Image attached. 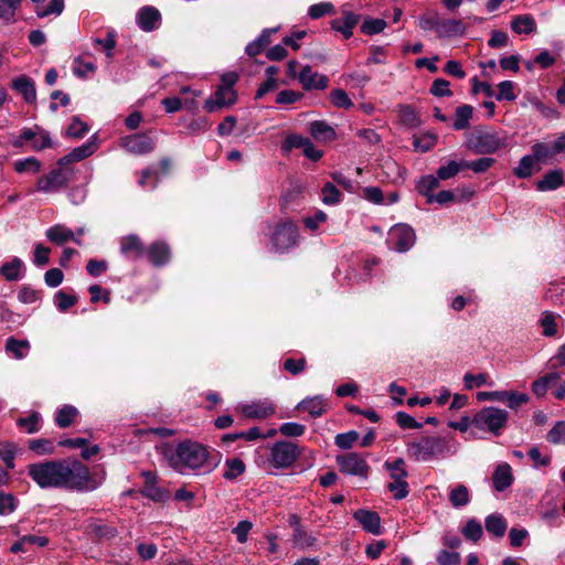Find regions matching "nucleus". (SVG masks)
Returning a JSON list of instances; mask_svg holds the SVG:
<instances>
[{
    "label": "nucleus",
    "mask_w": 565,
    "mask_h": 565,
    "mask_svg": "<svg viewBox=\"0 0 565 565\" xmlns=\"http://www.w3.org/2000/svg\"><path fill=\"white\" fill-rule=\"evenodd\" d=\"M30 478L40 488H68L76 491H93L99 483L88 468L77 460H49L28 467Z\"/></svg>",
    "instance_id": "f257e3e1"
},
{
    "label": "nucleus",
    "mask_w": 565,
    "mask_h": 565,
    "mask_svg": "<svg viewBox=\"0 0 565 565\" xmlns=\"http://www.w3.org/2000/svg\"><path fill=\"white\" fill-rule=\"evenodd\" d=\"M158 450L166 465L180 475L211 473L221 462L217 452L192 439H184L177 444L166 443Z\"/></svg>",
    "instance_id": "f03ea898"
},
{
    "label": "nucleus",
    "mask_w": 565,
    "mask_h": 565,
    "mask_svg": "<svg viewBox=\"0 0 565 565\" xmlns=\"http://www.w3.org/2000/svg\"><path fill=\"white\" fill-rule=\"evenodd\" d=\"M447 449V441L441 437H423L409 443L406 451L416 461H429L441 456Z\"/></svg>",
    "instance_id": "7ed1b4c3"
},
{
    "label": "nucleus",
    "mask_w": 565,
    "mask_h": 565,
    "mask_svg": "<svg viewBox=\"0 0 565 565\" xmlns=\"http://www.w3.org/2000/svg\"><path fill=\"white\" fill-rule=\"evenodd\" d=\"M504 145L499 135L490 129L477 128L466 140V147L478 154H491Z\"/></svg>",
    "instance_id": "20e7f679"
},
{
    "label": "nucleus",
    "mask_w": 565,
    "mask_h": 565,
    "mask_svg": "<svg viewBox=\"0 0 565 565\" xmlns=\"http://www.w3.org/2000/svg\"><path fill=\"white\" fill-rule=\"evenodd\" d=\"M508 418L507 411L489 406L483 407L475 415L472 424L481 430H488L498 436L505 427Z\"/></svg>",
    "instance_id": "39448f33"
},
{
    "label": "nucleus",
    "mask_w": 565,
    "mask_h": 565,
    "mask_svg": "<svg viewBox=\"0 0 565 565\" xmlns=\"http://www.w3.org/2000/svg\"><path fill=\"white\" fill-rule=\"evenodd\" d=\"M72 174L71 168L57 164L36 180L35 191L45 194L60 192L72 180Z\"/></svg>",
    "instance_id": "423d86ee"
},
{
    "label": "nucleus",
    "mask_w": 565,
    "mask_h": 565,
    "mask_svg": "<svg viewBox=\"0 0 565 565\" xmlns=\"http://www.w3.org/2000/svg\"><path fill=\"white\" fill-rule=\"evenodd\" d=\"M405 462L402 458H398L392 462L386 461L385 467L390 471V477L393 480L387 484L388 490L393 497L397 500H402L408 495V483L406 481L407 471L405 469Z\"/></svg>",
    "instance_id": "0eeeda50"
},
{
    "label": "nucleus",
    "mask_w": 565,
    "mask_h": 565,
    "mask_svg": "<svg viewBox=\"0 0 565 565\" xmlns=\"http://www.w3.org/2000/svg\"><path fill=\"white\" fill-rule=\"evenodd\" d=\"M299 457L297 446L290 441L276 443L270 449V463L276 468H288Z\"/></svg>",
    "instance_id": "6e6552de"
},
{
    "label": "nucleus",
    "mask_w": 565,
    "mask_h": 565,
    "mask_svg": "<svg viewBox=\"0 0 565 565\" xmlns=\"http://www.w3.org/2000/svg\"><path fill=\"white\" fill-rule=\"evenodd\" d=\"M298 241V228L289 221L281 222L273 233L271 242L277 250H287Z\"/></svg>",
    "instance_id": "1a4fd4ad"
},
{
    "label": "nucleus",
    "mask_w": 565,
    "mask_h": 565,
    "mask_svg": "<svg viewBox=\"0 0 565 565\" xmlns=\"http://www.w3.org/2000/svg\"><path fill=\"white\" fill-rule=\"evenodd\" d=\"M415 239L414 230L405 224L393 226L388 233V243L397 252L408 250L414 245Z\"/></svg>",
    "instance_id": "9d476101"
},
{
    "label": "nucleus",
    "mask_w": 565,
    "mask_h": 565,
    "mask_svg": "<svg viewBox=\"0 0 565 565\" xmlns=\"http://www.w3.org/2000/svg\"><path fill=\"white\" fill-rule=\"evenodd\" d=\"M337 463L343 473L363 478L367 476L369 466L365 459L356 452L338 456Z\"/></svg>",
    "instance_id": "9b49d317"
},
{
    "label": "nucleus",
    "mask_w": 565,
    "mask_h": 565,
    "mask_svg": "<svg viewBox=\"0 0 565 565\" xmlns=\"http://www.w3.org/2000/svg\"><path fill=\"white\" fill-rule=\"evenodd\" d=\"M122 147L134 154H146L154 149L151 137L145 134H134L122 139Z\"/></svg>",
    "instance_id": "f8f14e48"
},
{
    "label": "nucleus",
    "mask_w": 565,
    "mask_h": 565,
    "mask_svg": "<svg viewBox=\"0 0 565 565\" xmlns=\"http://www.w3.org/2000/svg\"><path fill=\"white\" fill-rule=\"evenodd\" d=\"M298 79L306 90L326 89L329 84V78L326 75L315 72L309 65L301 68Z\"/></svg>",
    "instance_id": "ddd939ff"
},
{
    "label": "nucleus",
    "mask_w": 565,
    "mask_h": 565,
    "mask_svg": "<svg viewBox=\"0 0 565 565\" xmlns=\"http://www.w3.org/2000/svg\"><path fill=\"white\" fill-rule=\"evenodd\" d=\"M236 102V93L234 89L220 87L214 93L213 97L204 102V109L209 113L216 111L223 107L233 105Z\"/></svg>",
    "instance_id": "4468645a"
},
{
    "label": "nucleus",
    "mask_w": 565,
    "mask_h": 565,
    "mask_svg": "<svg viewBox=\"0 0 565 565\" xmlns=\"http://www.w3.org/2000/svg\"><path fill=\"white\" fill-rule=\"evenodd\" d=\"M239 411L248 418L264 419L275 413V405L269 399H263L241 405Z\"/></svg>",
    "instance_id": "2eb2a0df"
},
{
    "label": "nucleus",
    "mask_w": 565,
    "mask_h": 565,
    "mask_svg": "<svg viewBox=\"0 0 565 565\" xmlns=\"http://www.w3.org/2000/svg\"><path fill=\"white\" fill-rule=\"evenodd\" d=\"M120 253L132 260L141 258L146 248L139 236L131 234L121 237L120 239Z\"/></svg>",
    "instance_id": "dca6fc26"
},
{
    "label": "nucleus",
    "mask_w": 565,
    "mask_h": 565,
    "mask_svg": "<svg viewBox=\"0 0 565 565\" xmlns=\"http://www.w3.org/2000/svg\"><path fill=\"white\" fill-rule=\"evenodd\" d=\"M358 23L359 15L343 9L342 17L331 21V28L334 31L340 32L345 39H349L352 36L353 29Z\"/></svg>",
    "instance_id": "f3484780"
},
{
    "label": "nucleus",
    "mask_w": 565,
    "mask_h": 565,
    "mask_svg": "<svg viewBox=\"0 0 565 565\" xmlns=\"http://www.w3.org/2000/svg\"><path fill=\"white\" fill-rule=\"evenodd\" d=\"M160 12L150 6L142 7L137 14V23L146 32L156 30L160 24Z\"/></svg>",
    "instance_id": "a211bd4d"
},
{
    "label": "nucleus",
    "mask_w": 565,
    "mask_h": 565,
    "mask_svg": "<svg viewBox=\"0 0 565 565\" xmlns=\"http://www.w3.org/2000/svg\"><path fill=\"white\" fill-rule=\"evenodd\" d=\"M96 150V142L89 140L88 142L73 149L68 154L58 159L57 164L67 168V164L86 159L87 157L92 156Z\"/></svg>",
    "instance_id": "6ab92c4d"
},
{
    "label": "nucleus",
    "mask_w": 565,
    "mask_h": 565,
    "mask_svg": "<svg viewBox=\"0 0 565 565\" xmlns=\"http://www.w3.org/2000/svg\"><path fill=\"white\" fill-rule=\"evenodd\" d=\"M354 519L365 531L375 535L381 533V519L376 512L358 510L354 512Z\"/></svg>",
    "instance_id": "aec40b11"
},
{
    "label": "nucleus",
    "mask_w": 565,
    "mask_h": 565,
    "mask_svg": "<svg viewBox=\"0 0 565 565\" xmlns=\"http://www.w3.org/2000/svg\"><path fill=\"white\" fill-rule=\"evenodd\" d=\"M12 87L23 96L24 100L29 104H33L36 100V90L34 82L25 76L21 75L12 81Z\"/></svg>",
    "instance_id": "412c9836"
},
{
    "label": "nucleus",
    "mask_w": 565,
    "mask_h": 565,
    "mask_svg": "<svg viewBox=\"0 0 565 565\" xmlns=\"http://www.w3.org/2000/svg\"><path fill=\"white\" fill-rule=\"evenodd\" d=\"M297 408L308 412L312 417H320L327 412L328 403L323 396L318 395L301 401Z\"/></svg>",
    "instance_id": "4be33fe9"
},
{
    "label": "nucleus",
    "mask_w": 565,
    "mask_h": 565,
    "mask_svg": "<svg viewBox=\"0 0 565 565\" xmlns=\"http://www.w3.org/2000/svg\"><path fill=\"white\" fill-rule=\"evenodd\" d=\"M45 235L51 242L57 245L64 244L68 241H74L78 245L82 243L79 239L75 238L72 230L61 224H56L47 228Z\"/></svg>",
    "instance_id": "5701e85b"
},
{
    "label": "nucleus",
    "mask_w": 565,
    "mask_h": 565,
    "mask_svg": "<svg viewBox=\"0 0 565 565\" xmlns=\"http://www.w3.org/2000/svg\"><path fill=\"white\" fill-rule=\"evenodd\" d=\"M493 486L497 491H503L513 482V475L510 465H499L492 476Z\"/></svg>",
    "instance_id": "b1692460"
},
{
    "label": "nucleus",
    "mask_w": 565,
    "mask_h": 565,
    "mask_svg": "<svg viewBox=\"0 0 565 565\" xmlns=\"http://www.w3.org/2000/svg\"><path fill=\"white\" fill-rule=\"evenodd\" d=\"M148 257L154 266H162L170 259V248L164 242H154L148 249Z\"/></svg>",
    "instance_id": "393cba45"
},
{
    "label": "nucleus",
    "mask_w": 565,
    "mask_h": 565,
    "mask_svg": "<svg viewBox=\"0 0 565 565\" xmlns=\"http://www.w3.org/2000/svg\"><path fill=\"white\" fill-rule=\"evenodd\" d=\"M564 175L562 170H553L544 174V177L536 182L539 191H553L563 184Z\"/></svg>",
    "instance_id": "a878e982"
},
{
    "label": "nucleus",
    "mask_w": 565,
    "mask_h": 565,
    "mask_svg": "<svg viewBox=\"0 0 565 565\" xmlns=\"http://www.w3.org/2000/svg\"><path fill=\"white\" fill-rule=\"evenodd\" d=\"M310 134L316 140L331 141L335 138V130L323 120H316L310 124Z\"/></svg>",
    "instance_id": "bb28decb"
},
{
    "label": "nucleus",
    "mask_w": 565,
    "mask_h": 565,
    "mask_svg": "<svg viewBox=\"0 0 565 565\" xmlns=\"http://www.w3.org/2000/svg\"><path fill=\"white\" fill-rule=\"evenodd\" d=\"M13 169L19 174H38L42 169V162L35 157L19 159L13 162Z\"/></svg>",
    "instance_id": "cd10ccee"
},
{
    "label": "nucleus",
    "mask_w": 565,
    "mask_h": 565,
    "mask_svg": "<svg viewBox=\"0 0 565 565\" xmlns=\"http://www.w3.org/2000/svg\"><path fill=\"white\" fill-rule=\"evenodd\" d=\"M559 380L557 372L548 373L532 383V392L537 397L545 396L547 390Z\"/></svg>",
    "instance_id": "c85d7f7f"
},
{
    "label": "nucleus",
    "mask_w": 565,
    "mask_h": 565,
    "mask_svg": "<svg viewBox=\"0 0 565 565\" xmlns=\"http://www.w3.org/2000/svg\"><path fill=\"white\" fill-rule=\"evenodd\" d=\"M23 263L20 258L13 257L10 262L4 263L0 267V275L3 276L8 281H14L20 279Z\"/></svg>",
    "instance_id": "c756f323"
},
{
    "label": "nucleus",
    "mask_w": 565,
    "mask_h": 565,
    "mask_svg": "<svg viewBox=\"0 0 565 565\" xmlns=\"http://www.w3.org/2000/svg\"><path fill=\"white\" fill-rule=\"evenodd\" d=\"M473 108L470 105H461L457 107L455 113V121L452 128L455 130H463L469 127V121L472 118Z\"/></svg>",
    "instance_id": "7c9ffc66"
},
{
    "label": "nucleus",
    "mask_w": 565,
    "mask_h": 565,
    "mask_svg": "<svg viewBox=\"0 0 565 565\" xmlns=\"http://www.w3.org/2000/svg\"><path fill=\"white\" fill-rule=\"evenodd\" d=\"M465 30L466 28L460 20H446L438 25V34L446 38L462 35Z\"/></svg>",
    "instance_id": "2f4dec72"
},
{
    "label": "nucleus",
    "mask_w": 565,
    "mask_h": 565,
    "mask_svg": "<svg viewBox=\"0 0 565 565\" xmlns=\"http://www.w3.org/2000/svg\"><path fill=\"white\" fill-rule=\"evenodd\" d=\"M449 501L454 508H461L470 502L469 490L463 484H457L449 492Z\"/></svg>",
    "instance_id": "473e14b6"
},
{
    "label": "nucleus",
    "mask_w": 565,
    "mask_h": 565,
    "mask_svg": "<svg viewBox=\"0 0 565 565\" xmlns=\"http://www.w3.org/2000/svg\"><path fill=\"white\" fill-rule=\"evenodd\" d=\"M511 28L518 34H529L534 31L535 21L531 15H519L512 20Z\"/></svg>",
    "instance_id": "72a5a7b5"
},
{
    "label": "nucleus",
    "mask_w": 565,
    "mask_h": 565,
    "mask_svg": "<svg viewBox=\"0 0 565 565\" xmlns=\"http://www.w3.org/2000/svg\"><path fill=\"white\" fill-rule=\"evenodd\" d=\"M486 530L497 537L504 535L507 531V523L499 514H491L486 519Z\"/></svg>",
    "instance_id": "f704fd0d"
},
{
    "label": "nucleus",
    "mask_w": 565,
    "mask_h": 565,
    "mask_svg": "<svg viewBox=\"0 0 565 565\" xmlns=\"http://www.w3.org/2000/svg\"><path fill=\"white\" fill-rule=\"evenodd\" d=\"M87 531L90 534H95L98 539L110 540L117 535V530L102 522H90L87 525Z\"/></svg>",
    "instance_id": "c9c22d12"
},
{
    "label": "nucleus",
    "mask_w": 565,
    "mask_h": 565,
    "mask_svg": "<svg viewBox=\"0 0 565 565\" xmlns=\"http://www.w3.org/2000/svg\"><path fill=\"white\" fill-rule=\"evenodd\" d=\"M78 411L72 405H64L56 412L55 422L61 428L68 427L77 416Z\"/></svg>",
    "instance_id": "e433bc0d"
},
{
    "label": "nucleus",
    "mask_w": 565,
    "mask_h": 565,
    "mask_svg": "<svg viewBox=\"0 0 565 565\" xmlns=\"http://www.w3.org/2000/svg\"><path fill=\"white\" fill-rule=\"evenodd\" d=\"M30 349V344L26 340H15L10 338L7 340L6 350L11 353L15 359L24 358Z\"/></svg>",
    "instance_id": "4c0bfd02"
},
{
    "label": "nucleus",
    "mask_w": 565,
    "mask_h": 565,
    "mask_svg": "<svg viewBox=\"0 0 565 565\" xmlns=\"http://www.w3.org/2000/svg\"><path fill=\"white\" fill-rule=\"evenodd\" d=\"M223 477L226 480H234L245 471V463L239 458H232L225 461Z\"/></svg>",
    "instance_id": "58836bf2"
},
{
    "label": "nucleus",
    "mask_w": 565,
    "mask_h": 565,
    "mask_svg": "<svg viewBox=\"0 0 565 565\" xmlns=\"http://www.w3.org/2000/svg\"><path fill=\"white\" fill-rule=\"evenodd\" d=\"M20 2L21 0H0V20L4 23L13 22Z\"/></svg>",
    "instance_id": "ea45409f"
},
{
    "label": "nucleus",
    "mask_w": 565,
    "mask_h": 565,
    "mask_svg": "<svg viewBox=\"0 0 565 565\" xmlns=\"http://www.w3.org/2000/svg\"><path fill=\"white\" fill-rule=\"evenodd\" d=\"M33 132H35V138L31 139L32 142L31 148L34 151H41L45 148H50L52 146L51 137L47 131L35 126Z\"/></svg>",
    "instance_id": "a19ab883"
},
{
    "label": "nucleus",
    "mask_w": 565,
    "mask_h": 565,
    "mask_svg": "<svg viewBox=\"0 0 565 565\" xmlns=\"http://www.w3.org/2000/svg\"><path fill=\"white\" fill-rule=\"evenodd\" d=\"M292 542L301 548H308L316 544L317 537L305 531L301 526H297L294 531Z\"/></svg>",
    "instance_id": "79ce46f5"
},
{
    "label": "nucleus",
    "mask_w": 565,
    "mask_h": 565,
    "mask_svg": "<svg viewBox=\"0 0 565 565\" xmlns=\"http://www.w3.org/2000/svg\"><path fill=\"white\" fill-rule=\"evenodd\" d=\"M439 185V179L438 177H434L431 174L424 175L420 178V180L417 182V190L418 192L426 196L428 200V196H433L431 191L438 188Z\"/></svg>",
    "instance_id": "37998d69"
},
{
    "label": "nucleus",
    "mask_w": 565,
    "mask_h": 565,
    "mask_svg": "<svg viewBox=\"0 0 565 565\" xmlns=\"http://www.w3.org/2000/svg\"><path fill=\"white\" fill-rule=\"evenodd\" d=\"M41 416L38 412H32L28 417H20L17 425L23 428L28 434L36 433L40 429Z\"/></svg>",
    "instance_id": "c03bdc74"
},
{
    "label": "nucleus",
    "mask_w": 565,
    "mask_h": 565,
    "mask_svg": "<svg viewBox=\"0 0 565 565\" xmlns=\"http://www.w3.org/2000/svg\"><path fill=\"white\" fill-rule=\"evenodd\" d=\"M546 440L553 445H565V420H558L548 430Z\"/></svg>",
    "instance_id": "a18cd8bd"
},
{
    "label": "nucleus",
    "mask_w": 565,
    "mask_h": 565,
    "mask_svg": "<svg viewBox=\"0 0 565 565\" xmlns=\"http://www.w3.org/2000/svg\"><path fill=\"white\" fill-rule=\"evenodd\" d=\"M321 200L327 205H334L341 201V192L337 186L330 182H327L321 191Z\"/></svg>",
    "instance_id": "49530a36"
},
{
    "label": "nucleus",
    "mask_w": 565,
    "mask_h": 565,
    "mask_svg": "<svg viewBox=\"0 0 565 565\" xmlns=\"http://www.w3.org/2000/svg\"><path fill=\"white\" fill-rule=\"evenodd\" d=\"M437 142V136L431 132L423 134L414 139L413 146L420 152H427L435 147Z\"/></svg>",
    "instance_id": "de8ad7c7"
},
{
    "label": "nucleus",
    "mask_w": 565,
    "mask_h": 565,
    "mask_svg": "<svg viewBox=\"0 0 565 565\" xmlns=\"http://www.w3.org/2000/svg\"><path fill=\"white\" fill-rule=\"evenodd\" d=\"M495 160L490 157H483L473 161H462L465 169H471L476 173L486 172L494 164Z\"/></svg>",
    "instance_id": "09e8293b"
},
{
    "label": "nucleus",
    "mask_w": 565,
    "mask_h": 565,
    "mask_svg": "<svg viewBox=\"0 0 565 565\" xmlns=\"http://www.w3.org/2000/svg\"><path fill=\"white\" fill-rule=\"evenodd\" d=\"M331 103L339 108L349 109L353 106L351 98L344 89L337 88L330 92Z\"/></svg>",
    "instance_id": "8fccbe9b"
},
{
    "label": "nucleus",
    "mask_w": 565,
    "mask_h": 565,
    "mask_svg": "<svg viewBox=\"0 0 565 565\" xmlns=\"http://www.w3.org/2000/svg\"><path fill=\"white\" fill-rule=\"evenodd\" d=\"M535 162L536 160L533 158V156H524L520 160L519 166L514 169V174L523 179L531 177Z\"/></svg>",
    "instance_id": "3c124183"
},
{
    "label": "nucleus",
    "mask_w": 565,
    "mask_h": 565,
    "mask_svg": "<svg viewBox=\"0 0 565 565\" xmlns=\"http://www.w3.org/2000/svg\"><path fill=\"white\" fill-rule=\"evenodd\" d=\"M161 103L167 113H175L179 111L183 107V105L192 107L195 104L194 98H185L184 100H181L179 97H168L162 99Z\"/></svg>",
    "instance_id": "603ef678"
},
{
    "label": "nucleus",
    "mask_w": 565,
    "mask_h": 565,
    "mask_svg": "<svg viewBox=\"0 0 565 565\" xmlns=\"http://www.w3.org/2000/svg\"><path fill=\"white\" fill-rule=\"evenodd\" d=\"M29 449L36 455H51L54 452V446L49 439H33L29 441Z\"/></svg>",
    "instance_id": "864d4df0"
},
{
    "label": "nucleus",
    "mask_w": 565,
    "mask_h": 565,
    "mask_svg": "<svg viewBox=\"0 0 565 565\" xmlns=\"http://www.w3.org/2000/svg\"><path fill=\"white\" fill-rule=\"evenodd\" d=\"M532 153H533V158L536 161H544L555 154H558V152L554 151V143L552 145V147H548L547 145H545L543 142H537V143L533 145Z\"/></svg>",
    "instance_id": "5fc2aeb1"
},
{
    "label": "nucleus",
    "mask_w": 565,
    "mask_h": 565,
    "mask_svg": "<svg viewBox=\"0 0 565 565\" xmlns=\"http://www.w3.org/2000/svg\"><path fill=\"white\" fill-rule=\"evenodd\" d=\"M17 447L14 444L7 443L0 444V458L6 463L7 468H14V458H15Z\"/></svg>",
    "instance_id": "6e6d98bb"
},
{
    "label": "nucleus",
    "mask_w": 565,
    "mask_h": 565,
    "mask_svg": "<svg viewBox=\"0 0 565 565\" xmlns=\"http://www.w3.org/2000/svg\"><path fill=\"white\" fill-rule=\"evenodd\" d=\"M461 169H465L461 162L450 161L446 166H441L437 170V177L439 180H447L455 177Z\"/></svg>",
    "instance_id": "4d7b16f0"
},
{
    "label": "nucleus",
    "mask_w": 565,
    "mask_h": 565,
    "mask_svg": "<svg viewBox=\"0 0 565 565\" xmlns=\"http://www.w3.org/2000/svg\"><path fill=\"white\" fill-rule=\"evenodd\" d=\"M362 198L373 204H384L385 195L379 186H365L362 190Z\"/></svg>",
    "instance_id": "13d9d810"
},
{
    "label": "nucleus",
    "mask_w": 565,
    "mask_h": 565,
    "mask_svg": "<svg viewBox=\"0 0 565 565\" xmlns=\"http://www.w3.org/2000/svg\"><path fill=\"white\" fill-rule=\"evenodd\" d=\"M96 71V66L92 62H84L82 58L77 57L74 62L73 73L75 76L84 78L88 74H94Z\"/></svg>",
    "instance_id": "bf43d9fd"
},
{
    "label": "nucleus",
    "mask_w": 565,
    "mask_h": 565,
    "mask_svg": "<svg viewBox=\"0 0 565 565\" xmlns=\"http://www.w3.org/2000/svg\"><path fill=\"white\" fill-rule=\"evenodd\" d=\"M386 26L383 19H367L361 25V31L365 34H376L382 32Z\"/></svg>",
    "instance_id": "052dcab7"
},
{
    "label": "nucleus",
    "mask_w": 565,
    "mask_h": 565,
    "mask_svg": "<svg viewBox=\"0 0 565 565\" xmlns=\"http://www.w3.org/2000/svg\"><path fill=\"white\" fill-rule=\"evenodd\" d=\"M88 131L87 124L83 122L79 118L74 117L70 126L67 127L66 134L72 138H82Z\"/></svg>",
    "instance_id": "680f3d73"
},
{
    "label": "nucleus",
    "mask_w": 565,
    "mask_h": 565,
    "mask_svg": "<svg viewBox=\"0 0 565 565\" xmlns=\"http://www.w3.org/2000/svg\"><path fill=\"white\" fill-rule=\"evenodd\" d=\"M529 396L525 393L505 391V403L511 409H516L521 405L529 402Z\"/></svg>",
    "instance_id": "e2e57ef3"
},
{
    "label": "nucleus",
    "mask_w": 565,
    "mask_h": 565,
    "mask_svg": "<svg viewBox=\"0 0 565 565\" xmlns=\"http://www.w3.org/2000/svg\"><path fill=\"white\" fill-rule=\"evenodd\" d=\"M359 439V434L354 430L338 434L335 436L334 443L341 449H349L353 446V444Z\"/></svg>",
    "instance_id": "0e129e2a"
},
{
    "label": "nucleus",
    "mask_w": 565,
    "mask_h": 565,
    "mask_svg": "<svg viewBox=\"0 0 565 565\" xmlns=\"http://www.w3.org/2000/svg\"><path fill=\"white\" fill-rule=\"evenodd\" d=\"M462 533L468 540L477 542L482 536V526L478 521L469 520Z\"/></svg>",
    "instance_id": "69168bd1"
},
{
    "label": "nucleus",
    "mask_w": 565,
    "mask_h": 565,
    "mask_svg": "<svg viewBox=\"0 0 565 565\" xmlns=\"http://www.w3.org/2000/svg\"><path fill=\"white\" fill-rule=\"evenodd\" d=\"M77 301L76 296L67 295L63 290H60L55 295V303L58 310L66 311L68 308L74 306Z\"/></svg>",
    "instance_id": "338daca9"
},
{
    "label": "nucleus",
    "mask_w": 565,
    "mask_h": 565,
    "mask_svg": "<svg viewBox=\"0 0 565 565\" xmlns=\"http://www.w3.org/2000/svg\"><path fill=\"white\" fill-rule=\"evenodd\" d=\"M401 118L405 125L411 127H417L420 125V118L416 110L409 106H403L401 108Z\"/></svg>",
    "instance_id": "774afa93"
}]
</instances>
